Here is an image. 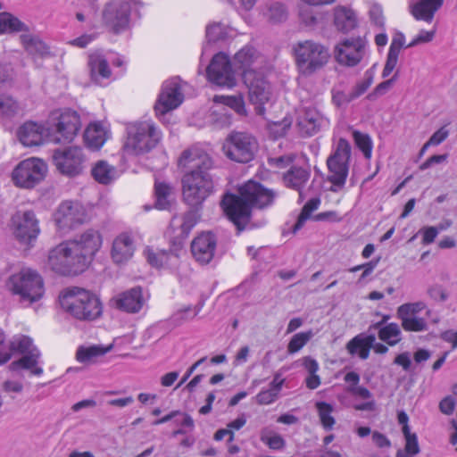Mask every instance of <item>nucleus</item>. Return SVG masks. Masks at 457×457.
<instances>
[{
    "instance_id": "obj_1",
    "label": "nucleus",
    "mask_w": 457,
    "mask_h": 457,
    "mask_svg": "<svg viewBox=\"0 0 457 457\" xmlns=\"http://www.w3.org/2000/svg\"><path fill=\"white\" fill-rule=\"evenodd\" d=\"M213 162L203 149L193 146L182 152L179 166L189 169L181 179L182 200L189 207L203 208L214 193L215 185L209 170Z\"/></svg>"
},
{
    "instance_id": "obj_2",
    "label": "nucleus",
    "mask_w": 457,
    "mask_h": 457,
    "mask_svg": "<svg viewBox=\"0 0 457 457\" xmlns=\"http://www.w3.org/2000/svg\"><path fill=\"white\" fill-rule=\"evenodd\" d=\"M277 196L275 190L249 180L238 188V195L225 194L220 206L238 232H241L251 220L252 209H265L273 204Z\"/></svg>"
},
{
    "instance_id": "obj_3",
    "label": "nucleus",
    "mask_w": 457,
    "mask_h": 457,
    "mask_svg": "<svg viewBox=\"0 0 457 457\" xmlns=\"http://www.w3.org/2000/svg\"><path fill=\"white\" fill-rule=\"evenodd\" d=\"M62 310L72 318L80 321H92L103 313V304L99 297L87 289L70 287L59 295Z\"/></svg>"
},
{
    "instance_id": "obj_4",
    "label": "nucleus",
    "mask_w": 457,
    "mask_h": 457,
    "mask_svg": "<svg viewBox=\"0 0 457 457\" xmlns=\"http://www.w3.org/2000/svg\"><path fill=\"white\" fill-rule=\"evenodd\" d=\"M81 128L79 114L71 109H58L51 112L46 121L47 141L54 144H70Z\"/></svg>"
},
{
    "instance_id": "obj_5",
    "label": "nucleus",
    "mask_w": 457,
    "mask_h": 457,
    "mask_svg": "<svg viewBox=\"0 0 457 457\" xmlns=\"http://www.w3.org/2000/svg\"><path fill=\"white\" fill-rule=\"evenodd\" d=\"M292 51L299 71L310 76L324 67L330 57L327 46L314 40H302L294 44Z\"/></svg>"
},
{
    "instance_id": "obj_6",
    "label": "nucleus",
    "mask_w": 457,
    "mask_h": 457,
    "mask_svg": "<svg viewBox=\"0 0 457 457\" xmlns=\"http://www.w3.org/2000/svg\"><path fill=\"white\" fill-rule=\"evenodd\" d=\"M162 133L151 120L135 122L128 128L125 148L134 154H144L157 146Z\"/></svg>"
},
{
    "instance_id": "obj_7",
    "label": "nucleus",
    "mask_w": 457,
    "mask_h": 457,
    "mask_svg": "<svg viewBox=\"0 0 457 457\" xmlns=\"http://www.w3.org/2000/svg\"><path fill=\"white\" fill-rule=\"evenodd\" d=\"M258 151V141L251 133L233 130L228 134L222 152L232 162L248 163L253 161Z\"/></svg>"
},
{
    "instance_id": "obj_8",
    "label": "nucleus",
    "mask_w": 457,
    "mask_h": 457,
    "mask_svg": "<svg viewBox=\"0 0 457 457\" xmlns=\"http://www.w3.org/2000/svg\"><path fill=\"white\" fill-rule=\"evenodd\" d=\"M351 145L345 138H340L335 151L327 159V180L332 185L331 192H338L344 188L349 173Z\"/></svg>"
},
{
    "instance_id": "obj_9",
    "label": "nucleus",
    "mask_w": 457,
    "mask_h": 457,
    "mask_svg": "<svg viewBox=\"0 0 457 457\" xmlns=\"http://www.w3.org/2000/svg\"><path fill=\"white\" fill-rule=\"evenodd\" d=\"M9 287L21 301L29 303L38 301L44 295V282L41 276L29 268L22 269L9 278Z\"/></svg>"
},
{
    "instance_id": "obj_10",
    "label": "nucleus",
    "mask_w": 457,
    "mask_h": 457,
    "mask_svg": "<svg viewBox=\"0 0 457 457\" xmlns=\"http://www.w3.org/2000/svg\"><path fill=\"white\" fill-rule=\"evenodd\" d=\"M68 243L85 270L101 248L103 237L99 230L88 228Z\"/></svg>"
},
{
    "instance_id": "obj_11",
    "label": "nucleus",
    "mask_w": 457,
    "mask_h": 457,
    "mask_svg": "<svg viewBox=\"0 0 457 457\" xmlns=\"http://www.w3.org/2000/svg\"><path fill=\"white\" fill-rule=\"evenodd\" d=\"M137 4L135 0H115L106 4L102 13L104 25L114 34L125 31L129 27L132 8Z\"/></svg>"
},
{
    "instance_id": "obj_12",
    "label": "nucleus",
    "mask_w": 457,
    "mask_h": 457,
    "mask_svg": "<svg viewBox=\"0 0 457 457\" xmlns=\"http://www.w3.org/2000/svg\"><path fill=\"white\" fill-rule=\"evenodd\" d=\"M48 263L53 270L64 276L78 275L84 271L79 259L69 245L63 242L49 252Z\"/></svg>"
},
{
    "instance_id": "obj_13",
    "label": "nucleus",
    "mask_w": 457,
    "mask_h": 457,
    "mask_svg": "<svg viewBox=\"0 0 457 457\" xmlns=\"http://www.w3.org/2000/svg\"><path fill=\"white\" fill-rule=\"evenodd\" d=\"M52 158L56 170L62 175L73 178L83 172L86 156L81 147L55 149Z\"/></svg>"
},
{
    "instance_id": "obj_14",
    "label": "nucleus",
    "mask_w": 457,
    "mask_h": 457,
    "mask_svg": "<svg viewBox=\"0 0 457 457\" xmlns=\"http://www.w3.org/2000/svg\"><path fill=\"white\" fill-rule=\"evenodd\" d=\"M15 238L23 245H31L40 233L39 221L33 211H18L11 219Z\"/></svg>"
},
{
    "instance_id": "obj_15",
    "label": "nucleus",
    "mask_w": 457,
    "mask_h": 457,
    "mask_svg": "<svg viewBox=\"0 0 457 457\" xmlns=\"http://www.w3.org/2000/svg\"><path fill=\"white\" fill-rule=\"evenodd\" d=\"M46 173V165L37 158L21 162L12 170V178L17 187L32 188L42 181Z\"/></svg>"
},
{
    "instance_id": "obj_16",
    "label": "nucleus",
    "mask_w": 457,
    "mask_h": 457,
    "mask_svg": "<svg viewBox=\"0 0 457 457\" xmlns=\"http://www.w3.org/2000/svg\"><path fill=\"white\" fill-rule=\"evenodd\" d=\"M367 41L364 37H350L338 42L334 49L335 60L342 66L355 67L366 55Z\"/></svg>"
},
{
    "instance_id": "obj_17",
    "label": "nucleus",
    "mask_w": 457,
    "mask_h": 457,
    "mask_svg": "<svg viewBox=\"0 0 457 457\" xmlns=\"http://www.w3.org/2000/svg\"><path fill=\"white\" fill-rule=\"evenodd\" d=\"M54 219L58 229L66 232L85 223L87 215L79 202L64 201L57 208Z\"/></svg>"
},
{
    "instance_id": "obj_18",
    "label": "nucleus",
    "mask_w": 457,
    "mask_h": 457,
    "mask_svg": "<svg viewBox=\"0 0 457 457\" xmlns=\"http://www.w3.org/2000/svg\"><path fill=\"white\" fill-rule=\"evenodd\" d=\"M209 80L220 87H232L236 85V71L227 54H215L206 70Z\"/></svg>"
},
{
    "instance_id": "obj_19",
    "label": "nucleus",
    "mask_w": 457,
    "mask_h": 457,
    "mask_svg": "<svg viewBox=\"0 0 457 457\" xmlns=\"http://www.w3.org/2000/svg\"><path fill=\"white\" fill-rule=\"evenodd\" d=\"M244 82L248 87L249 99L251 103L256 104V112L262 114L264 112L263 104L269 101L270 91V85L264 79L263 76L255 71H245Z\"/></svg>"
},
{
    "instance_id": "obj_20",
    "label": "nucleus",
    "mask_w": 457,
    "mask_h": 457,
    "mask_svg": "<svg viewBox=\"0 0 457 457\" xmlns=\"http://www.w3.org/2000/svg\"><path fill=\"white\" fill-rule=\"evenodd\" d=\"M183 99L184 96L178 81L175 79L166 81L162 85V92L155 104V112L157 114H165L179 106Z\"/></svg>"
},
{
    "instance_id": "obj_21",
    "label": "nucleus",
    "mask_w": 457,
    "mask_h": 457,
    "mask_svg": "<svg viewBox=\"0 0 457 457\" xmlns=\"http://www.w3.org/2000/svg\"><path fill=\"white\" fill-rule=\"evenodd\" d=\"M183 247L182 241L173 240L170 248L154 252L151 249L145 250V255L148 263L157 269L171 268L177 266L179 258V253Z\"/></svg>"
},
{
    "instance_id": "obj_22",
    "label": "nucleus",
    "mask_w": 457,
    "mask_h": 457,
    "mask_svg": "<svg viewBox=\"0 0 457 457\" xmlns=\"http://www.w3.org/2000/svg\"><path fill=\"white\" fill-rule=\"evenodd\" d=\"M216 237L212 232L202 233L191 244V252L195 259L201 264H208L214 256Z\"/></svg>"
},
{
    "instance_id": "obj_23",
    "label": "nucleus",
    "mask_w": 457,
    "mask_h": 457,
    "mask_svg": "<svg viewBox=\"0 0 457 457\" xmlns=\"http://www.w3.org/2000/svg\"><path fill=\"white\" fill-rule=\"evenodd\" d=\"M325 124V119L320 112L313 107H304L297 118V126L304 136H312L318 133Z\"/></svg>"
},
{
    "instance_id": "obj_24",
    "label": "nucleus",
    "mask_w": 457,
    "mask_h": 457,
    "mask_svg": "<svg viewBox=\"0 0 457 457\" xmlns=\"http://www.w3.org/2000/svg\"><path fill=\"white\" fill-rule=\"evenodd\" d=\"M145 299L140 287H135L118 295L115 299L117 309L128 313H137L141 311Z\"/></svg>"
},
{
    "instance_id": "obj_25",
    "label": "nucleus",
    "mask_w": 457,
    "mask_h": 457,
    "mask_svg": "<svg viewBox=\"0 0 457 457\" xmlns=\"http://www.w3.org/2000/svg\"><path fill=\"white\" fill-rule=\"evenodd\" d=\"M46 135V128L34 121L25 122L17 131V137L20 142L25 146L41 145L44 141V136Z\"/></svg>"
},
{
    "instance_id": "obj_26",
    "label": "nucleus",
    "mask_w": 457,
    "mask_h": 457,
    "mask_svg": "<svg viewBox=\"0 0 457 457\" xmlns=\"http://www.w3.org/2000/svg\"><path fill=\"white\" fill-rule=\"evenodd\" d=\"M40 356L41 353L38 349H32V351L23 354L19 360L12 361L9 365V370L12 371L27 370L32 375L40 376L43 374V369L38 366Z\"/></svg>"
},
{
    "instance_id": "obj_27",
    "label": "nucleus",
    "mask_w": 457,
    "mask_h": 457,
    "mask_svg": "<svg viewBox=\"0 0 457 457\" xmlns=\"http://www.w3.org/2000/svg\"><path fill=\"white\" fill-rule=\"evenodd\" d=\"M134 253V244L127 234L117 237L112 244V258L116 263H123L129 261Z\"/></svg>"
},
{
    "instance_id": "obj_28",
    "label": "nucleus",
    "mask_w": 457,
    "mask_h": 457,
    "mask_svg": "<svg viewBox=\"0 0 457 457\" xmlns=\"http://www.w3.org/2000/svg\"><path fill=\"white\" fill-rule=\"evenodd\" d=\"M444 0H420L411 6V13L418 21L431 22Z\"/></svg>"
},
{
    "instance_id": "obj_29",
    "label": "nucleus",
    "mask_w": 457,
    "mask_h": 457,
    "mask_svg": "<svg viewBox=\"0 0 457 457\" xmlns=\"http://www.w3.org/2000/svg\"><path fill=\"white\" fill-rule=\"evenodd\" d=\"M91 79L98 83L100 79H109L112 75L108 61L100 52H94L88 55L87 62Z\"/></svg>"
},
{
    "instance_id": "obj_30",
    "label": "nucleus",
    "mask_w": 457,
    "mask_h": 457,
    "mask_svg": "<svg viewBox=\"0 0 457 457\" xmlns=\"http://www.w3.org/2000/svg\"><path fill=\"white\" fill-rule=\"evenodd\" d=\"M91 175L99 184L109 185L119 177V172L115 166L109 164L106 161L100 160L93 165Z\"/></svg>"
},
{
    "instance_id": "obj_31",
    "label": "nucleus",
    "mask_w": 457,
    "mask_h": 457,
    "mask_svg": "<svg viewBox=\"0 0 457 457\" xmlns=\"http://www.w3.org/2000/svg\"><path fill=\"white\" fill-rule=\"evenodd\" d=\"M258 58L257 51L252 46H245L239 50L234 56V69L240 71L244 78L245 71H253L251 66Z\"/></svg>"
},
{
    "instance_id": "obj_32",
    "label": "nucleus",
    "mask_w": 457,
    "mask_h": 457,
    "mask_svg": "<svg viewBox=\"0 0 457 457\" xmlns=\"http://www.w3.org/2000/svg\"><path fill=\"white\" fill-rule=\"evenodd\" d=\"M334 24L338 30L347 33L357 26V19L351 9L338 6L334 11Z\"/></svg>"
},
{
    "instance_id": "obj_33",
    "label": "nucleus",
    "mask_w": 457,
    "mask_h": 457,
    "mask_svg": "<svg viewBox=\"0 0 457 457\" xmlns=\"http://www.w3.org/2000/svg\"><path fill=\"white\" fill-rule=\"evenodd\" d=\"M20 37L25 50L33 57L45 58L50 55L49 47L37 36L23 34Z\"/></svg>"
},
{
    "instance_id": "obj_34",
    "label": "nucleus",
    "mask_w": 457,
    "mask_h": 457,
    "mask_svg": "<svg viewBox=\"0 0 457 457\" xmlns=\"http://www.w3.org/2000/svg\"><path fill=\"white\" fill-rule=\"evenodd\" d=\"M310 172L302 167H291L290 170L284 174L283 179L287 187L297 190L302 195L301 190L308 181Z\"/></svg>"
},
{
    "instance_id": "obj_35",
    "label": "nucleus",
    "mask_w": 457,
    "mask_h": 457,
    "mask_svg": "<svg viewBox=\"0 0 457 457\" xmlns=\"http://www.w3.org/2000/svg\"><path fill=\"white\" fill-rule=\"evenodd\" d=\"M190 209L183 213L181 217V223L179 225V240L185 239L188 237L193 228L201 220V212L203 208L198 207H189ZM179 241V239H176Z\"/></svg>"
},
{
    "instance_id": "obj_36",
    "label": "nucleus",
    "mask_w": 457,
    "mask_h": 457,
    "mask_svg": "<svg viewBox=\"0 0 457 457\" xmlns=\"http://www.w3.org/2000/svg\"><path fill=\"white\" fill-rule=\"evenodd\" d=\"M84 140L87 147L98 150L105 142V132L100 124H90L84 132Z\"/></svg>"
},
{
    "instance_id": "obj_37",
    "label": "nucleus",
    "mask_w": 457,
    "mask_h": 457,
    "mask_svg": "<svg viewBox=\"0 0 457 457\" xmlns=\"http://www.w3.org/2000/svg\"><path fill=\"white\" fill-rule=\"evenodd\" d=\"M173 193V187L171 185L165 182H155L154 184V194L156 201L154 204L155 208L159 210H168L171 205L170 200V195Z\"/></svg>"
},
{
    "instance_id": "obj_38",
    "label": "nucleus",
    "mask_w": 457,
    "mask_h": 457,
    "mask_svg": "<svg viewBox=\"0 0 457 457\" xmlns=\"http://www.w3.org/2000/svg\"><path fill=\"white\" fill-rule=\"evenodd\" d=\"M27 26L9 12H0V34L27 30Z\"/></svg>"
},
{
    "instance_id": "obj_39",
    "label": "nucleus",
    "mask_w": 457,
    "mask_h": 457,
    "mask_svg": "<svg viewBox=\"0 0 457 457\" xmlns=\"http://www.w3.org/2000/svg\"><path fill=\"white\" fill-rule=\"evenodd\" d=\"M112 345L104 348L101 345H91L89 347L80 346L76 353L78 361L86 363L93 361L94 358L102 356L110 351Z\"/></svg>"
},
{
    "instance_id": "obj_40",
    "label": "nucleus",
    "mask_w": 457,
    "mask_h": 457,
    "mask_svg": "<svg viewBox=\"0 0 457 457\" xmlns=\"http://www.w3.org/2000/svg\"><path fill=\"white\" fill-rule=\"evenodd\" d=\"M397 318L401 320V326L405 331L422 332L428 330V322L424 318L404 314Z\"/></svg>"
},
{
    "instance_id": "obj_41",
    "label": "nucleus",
    "mask_w": 457,
    "mask_h": 457,
    "mask_svg": "<svg viewBox=\"0 0 457 457\" xmlns=\"http://www.w3.org/2000/svg\"><path fill=\"white\" fill-rule=\"evenodd\" d=\"M401 329L397 323L391 322L378 329V337L390 346H394L401 341Z\"/></svg>"
},
{
    "instance_id": "obj_42",
    "label": "nucleus",
    "mask_w": 457,
    "mask_h": 457,
    "mask_svg": "<svg viewBox=\"0 0 457 457\" xmlns=\"http://www.w3.org/2000/svg\"><path fill=\"white\" fill-rule=\"evenodd\" d=\"M320 204V198L314 197L303 205L295 224L293 226V233H296L303 228L306 220L311 217L312 212L318 209Z\"/></svg>"
},
{
    "instance_id": "obj_43",
    "label": "nucleus",
    "mask_w": 457,
    "mask_h": 457,
    "mask_svg": "<svg viewBox=\"0 0 457 457\" xmlns=\"http://www.w3.org/2000/svg\"><path fill=\"white\" fill-rule=\"evenodd\" d=\"M264 15L270 23L276 24L286 21L288 12L283 4L276 2L268 6Z\"/></svg>"
},
{
    "instance_id": "obj_44",
    "label": "nucleus",
    "mask_w": 457,
    "mask_h": 457,
    "mask_svg": "<svg viewBox=\"0 0 457 457\" xmlns=\"http://www.w3.org/2000/svg\"><path fill=\"white\" fill-rule=\"evenodd\" d=\"M20 110L17 101L5 95L0 96V118L9 120L18 114Z\"/></svg>"
},
{
    "instance_id": "obj_45",
    "label": "nucleus",
    "mask_w": 457,
    "mask_h": 457,
    "mask_svg": "<svg viewBox=\"0 0 457 457\" xmlns=\"http://www.w3.org/2000/svg\"><path fill=\"white\" fill-rule=\"evenodd\" d=\"M291 125L292 118L286 116L282 120L269 123L267 129L270 137L276 140L286 136Z\"/></svg>"
},
{
    "instance_id": "obj_46",
    "label": "nucleus",
    "mask_w": 457,
    "mask_h": 457,
    "mask_svg": "<svg viewBox=\"0 0 457 457\" xmlns=\"http://www.w3.org/2000/svg\"><path fill=\"white\" fill-rule=\"evenodd\" d=\"M403 434L405 438L404 451L399 450L396 453V457H411L418 454L420 449L417 435L411 431Z\"/></svg>"
},
{
    "instance_id": "obj_47",
    "label": "nucleus",
    "mask_w": 457,
    "mask_h": 457,
    "mask_svg": "<svg viewBox=\"0 0 457 457\" xmlns=\"http://www.w3.org/2000/svg\"><path fill=\"white\" fill-rule=\"evenodd\" d=\"M10 349L14 353L26 354L32 351V349H37V347L33 345L32 338L28 336L19 335L11 341Z\"/></svg>"
},
{
    "instance_id": "obj_48",
    "label": "nucleus",
    "mask_w": 457,
    "mask_h": 457,
    "mask_svg": "<svg viewBox=\"0 0 457 457\" xmlns=\"http://www.w3.org/2000/svg\"><path fill=\"white\" fill-rule=\"evenodd\" d=\"M260 439L272 450H281L286 445V441L280 435L273 434V432L267 428L261 431Z\"/></svg>"
},
{
    "instance_id": "obj_49",
    "label": "nucleus",
    "mask_w": 457,
    "mask_h": 457,
    "mask_svg": "<svg viewBox=\"0 0 457 457\" xmlns=\"http://www.w3.org/2000/svg\"><path fill=\"white\" fill-rule=\"evenodd\" d=\"M316 408L319 412L320 422L326 430L332 429L335 424V419L331 416L333 407L326 402H318Z\"/></svg>"
},
{
    "instance_id": "obj_50",
    "label": "nucleus",
    "mask_w": 457,
    "mask_h": 457,
    "mask_svg": "<svg viewBox=\"0 0 457 457\" xmlns=\"http://www.w3.org/2000/svg\"><path fill=\"white\" fill-rule=\"evenodd\" d=\"M313 337V332L308 330L294 335L287 345V352L295 353L300 351Z\"/></svg>"
},
{
    "instance_id": "obj_51",
    "label": "nucleus",
    "mask_w": 457,
    "mask_h": 457,
    "mask_svg": "<svg viewBox=\"0 0 457 457\" xmlns=\"http://www.w3.org/2000/svg\"><path fill=\"white\" fill-rule=\"evenodd\" d=\"M361 336H356L346 344L348 353L354 355L358 353L359 357L362 360L368 359L370 347L361 345Z\"/></svg>"
},
{
    "instance_id": "obj_52",
    "label": "nucleus",
    "mask_w": 457,
    "mask_h": 457,
    "mask_svg": "<svg viewBox=\"0 0 457 457\" xmlns=\"http://www.w3.org/2000/svg\"><path fill=\"white\" fill-rule=\"evenodd\" d=\"M373 82V73L370 70L365 71L364 79L358 82L349 92L353 100L362 96Z\"/></svg>"
},
{
    "instance_id": "obj_53",
    "label": "nucleus",
    "mask_w": 457,
    "mask_h": 457,
    "mask_svg": "<svg viewBox=\"0 0 457 457\" xmlns=\"http://www.w3.org/2000/svg\"><path fill=\"white\" fill-rule=\"evenodd\" d=\"M353 138L358 148L363 153L366 158H370L372 151V142L367 134L360 131L353 132Z\"/></svg>"
},
{
    "instance_id": "obj_54",
    "label": "nucleus",
    "mask_w": 457,
    "mask_h": 457,
    "mask_svg": "<svg viewBox=\"0 0 457 457\" xmlns=\"http://www.w3.org/2000/svg\"><path fill=\"white\" fill-rule=\"evenodd\" d=\"M227 31L221 23H212L206 28V38L208 43H215L226 37Z\"/></svg>"
},
{
    "instance_id": "obj_55",
    "label": "nucleus",
    "mask_w": 457,
    "mask_h": 457,
    "mask_svg": "<svg viewBox=\"0 0 457 457\" xmlns=\"http://www.w3.org/2000/svg\"><path fill=\"white\" fill-rule=\"evenodd\" d=\"M425 308L426 304L423 302L407 303L397 308L396 315L397 317H402V314L417 316Z\"/></svg>"
},
{
    "instance_id": "obj_56",
    "label": "nucleus",
    "mask_w": 457,
    "mask_h": 457,
    "mask_svg": "<svg viewBox=\"0 0 457 457\" xmlns=\"http://www.w3.org/2000/svg\"><path fill=\"white\" fill-rule=\"evenodd\" d=\"M399 54L397 52L388 50L386 61L382 71V77L387 78L391 72L395 70L398 62Z\"/></svg>"
},
{
    "instance_id": "obj_57",
    "label": "nucleus",
    "mask_w": 457,
    "mask_h": 457,
    "mask_svg": "<svg viewBox=\"0 0 457 457\" xmlns=\"http://www.w3.org/2000/svg\"><path fill=\"white\" fill-rule=\"evenodd\" d=\"M279 394L271 388L262 390L256 395V403L261 405H268L274 403L278 398Z\"/></svg>"
},
{
    "instance_id": "obj_58",
    "label": "nucleus",
    "mask_w": 457,
    "mask_h": 457,
    "mask_svg": "<svg viewBox=\"0 0 457 457\" xmlns=\"http://www.w3.org/2000/svg\"><path fill=\"white\" fill-rule=\"evenodd\" d=\"M436 31H427V30H420V33L415 37V38L411 41L406 47H413L420 44L428 43L431 42L435 37Z\"/></svg>"
},
{
    "instance_id": "obj_59",
    "label": "nucleus",
    "mask_w": 457,
    "mask_h": 457,
    "mask_svg": "<svg viewBox=\"0 0 457 457\" xmlns=\"http://www.w3.org/2000/svg\"><path fill=\"white\" fill-rule=\"evenodd\" d=\"M352 101H353V99L350 93H345L344 91L332 92V102L338 108L345 107Z\"/></svg>"
},
{
    "instance_id": "obj_60",
    "label": "nucleus",
    "mask_w": 457,
    "mask_h": 457,
    "mask_svg": "<svg viewBox=\"0 0 457 457\" xmlns=\"http://www.w3.org/2000/svg\"><path fill=\"white\" fill-rule=\"evenodd\" d=\"M293 162L294 157L290 154L281 155L278 157H271L268 159L269 165L278 169H285Z\"/></svg>"
},
{
    "instance_id": "obj_61",
    "label": "nucleus",
    "mask_w": 457,
    "mask_h": 457,
    "mask_svg": "<svg viewBox=\"0 0 457 457\" xmlns=\"http://www.w3.org/2000/svg\"><path fill=\"white\" fill-rule=\"evenodd\" d=\"M224 104L239 114L245 112V102L240 96H227L225 97Z\"/></svg>"
},
{
    "instance_id": "obj_62",
    "label": "nucleus",
    "mask_w": 457,
    "mask_h": 457,
    "mask_svg": "<svg viewBox=\"0 0 457 457\" xmlns=\"http://www.w3.org/2000/svg\"><path fill=\"white\" fill-rule=\"evenodd\" d=\"M392 87L391 81H383L377 85L372 92L368 94L367 99L370 101H375L378 97L384 96Z\"/></svg>"
},
{
    "instance_id": "obj_63",
    "label": "nucleus",
    "mask_w": 457,
    "mask_h": 457,
    "mask_svg": "<svg viewBox=\"0 0 457 457\" xmlns=\"http://www.w3.org/2000/svg\"><path fill=\"white\" fill-rule=\"evenodd\" d=\"M13 70L8 66L0 65V87L11 86L13 82Z\"/></svg>"
},
{
    "instance_id": "obj_64",
    "label": "nucleus",
    "mask_w": 457,
    "mask_h": 457,
    "mask_svg": "<svg viewBox=\"0 0 457 457\" xmlns=\"http://www.w3.org/2000/svg\"><path fill=\"white\" fill-rule=\"evenodd\" d=\"M299 17L306 26H313L317 22V18L313 15L312 10L308 6H303L299 11Z\"/></svg>"
}]
</instances>
